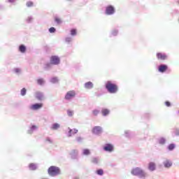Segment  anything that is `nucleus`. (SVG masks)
Instances as JSON below:
<instances>
[{
    "label": "nucleus",
    "mask_w": 179,
    "mask_h": 179,
    "mask_svg": "<svg viewBox=\"0 0 179 179\" xmlns=\"http://www.w3.org/2000/svg\"><path fill=\"white\" fill-rule=\"evenodd\" d=\"M106 89H107L109 93H117L118 92V85L111 83V81H108L106 84Z\"/></svg>",
    "instance_id": "1"
},
{
    "label": "nucleus",
    "mask_w": 179,
    "mask_h": 179,
    "mask_svg": "<svg viewBox=\"0 0 179 179\" xmlns=\"http://www.w3.org/2000/svg\"><path fill=\"white\" fill-rule=\"evenodd\" d=\"M48 173L51 177H55V176L61 174V170L57 166H52L48 169Z\"/></svg>",
    "instance_id": "2"
},
{
    "label": "nucleus",
    "mask_w": 179,
    "mask_h": 179,
    "mask_svg": "<svg viewBox=\"0 0 179 179\" xmlns=\"http://www.w3.org/2000/svg\"><path fill=\"white\" fill-rule=\"evenodd\" d=\"M131 174L133 176H140V177H145L146 173L143 171V170L141 169V168H136L131 171Z\"/></svg>",
    "instance_id": "3"
},
{
    "label": "nucleus",
    "mask_w": 179,
    "mask_h": 179,
    "mask_svg": "<svg viewBox=\"0 0 179 179\" xmlns=\"http://www.w3.org/2000/svg\"><path fill=\"white\" fill-rule=\"evenodd\" d=\"M75 96H76V92H75V91L72 90V91H69L65 96L64 99L66 100H71V99H73V97H75Z\"/></svg>",
    "instance_id": "4"
},
{
    "label": "nucleus",
    "mask_w": 179,
    "mask_h": 179,
    "mask_svg": "<svg viewBox=\"0 0 179 179\" xmlns=\"http://www.w3.org/2000/svg\"><path fill=\"white\" fill-rule=\"evenodd\" d=\"M43 103H35L30 106V109L34 110H40V108H43Z\"/></svg>",
    "instance_id": "5"
},
{
    "label": "nucleus",
    "mask_w": 179,
    "mask_h": 179,
    "mask_svg": "<svg viewBox=\"0 0 179 179\" xmlns=\"http://www.w3.org/2000/svg\"><path fill=\"white\" fill-rule=\"evenodd\" d=\"M50 64L53 65H58L59 64V57L57 56H52L50 58Z\"/></svg>",
    "instance_id": "6"
},
{
    "label": "nucleus",
    "mask_w": 179,
    "mask_h": 179,
    "mask_svg": "<svg viewBox=\"0 0 179 179\" xmlns=\"http://www.w3.org/2000/svg\"><path fill=\"white\" fill-rule=\"evenodd\" d=\"M114 12H115V10L114 9V7H113V6H109L106 7V15H113Z\"/></svg>",
    "instance_id": "7"
},
{
    "label": "nucleus",
    "mask_w": 179,
    "mask_h": 179,
    "mask_svg": "<svg viewBox=\"0 0 179 179\" xmlns=\"http://www.w3.org/2000/svg\"><path fill=\"white\" fill-rule=\"evenodd\" d=\"M101 127L100 126H96L92 129V133L95 135H99V134H101Z\"/></svg>",
    "instance_id": "8"
},
{
    "label": "nucleus",
    "mask_w": 179,
    "mask_h": 179,
    "mask_svg": "<svg viewBox=\"0 0 179 179\" xmlns=\"http://www.w3.org/2000/svg\"><path fill=\"white\" fill-rule=\"evenodd\" d=\"M157 58L161 61H164V59H167V55L164 53L158 52L157 53Z\"/></svg>",
    "instance_id": "9"
},
{
    "label": "nucleus",
    "mask_w": 179,
    "mask_h": 179,
    "mask_svg": "<svg viewBox=\"0 0 179 179\" xmlns=\"http://www.w3.org/2000/svg\"><path fill=\"white\" fill-rule=\"evenodd\" d=\"M103 150H105L106 152H113L114 150V146L111 144H106L103 147Z\"/></svg>",
    "instance_id": "10"
},
{
    "label": "nucleus",
    "mask_w": 179,
    "mask_h": 179,
    "mask_svg": "<svg viewBox=\"0 0 179 179\" xmlns=\"http://www.w3.org/2000/svg\"><path fill=\"white\" fill-rule=\"evenodd\" d=\"M168 68L169 67L167 66V65L162 64L159 66L158 71H159V72H161L162 73H163L166 72V71H167Z\"/></svg>",
    "instance_id": "11"
},
{
    "label": "nucleus",
    "mask_w": 179,
    "mask_h": 179,
    "mask_svg": "<svg viewBox=\"0 0 179 179\" xmlns=\"http://www.w3.org/2000/svg\"><path fill=\"white\" fill-rule=\"evenodd\" d=\"M148 169L150 171H155L156 170V164L155 162H150L148 164Z\"/></svg>",
    "instance_id": "12"
},
{
    "label": "nucleus",
    "mask_w": 179,
    "mask_h": 179,
    "mask_svg": "<svg viewBox=\"0 0 179 179\" xmlns=\"http://www.w3.org/2000/svg\"><path fill=\"white\" fill-rule=\"evenodd\" d=\"M164 166L166 169H169L173 166V163H171V161L167 159L164 162Z\"/></svg>",
    "instance_id": "13"
},
{
    "label": "nucleus",
    "mask_w": 179,
    "mask_h": 179,
    "mask_svg": "<svg viewBox=\"0 0 179 179\" xmlns=\"http://www.w3.org/2000/svg\"><path fill=\"white\" fill-rule=\"evenodd\" d=\"M86 89H92L93 87V83L92 82H88L85 84Z\"/></svg>",
    "instance_id": "14"
},
{
    "label": "nucleus",
    "mask_w": 179,
    "mask_h": 179,
    "mask_svg": "<svg viewBox=\"0 0 179 179\" xmlns=\"http://www.w3.org/2000/svg\"><path fill=\"white\" fill-rule=\"evenodd\" d=\"M36 99L38 100H43V94L41 92H36Z\"/></svg>",
    "instance_id": "15"
},
{
    "label": "nucleus",
    "mask_w": 179,
    "mask_h": 179,
    "mask_svg": "<svg viewBox=\"0 0 179 179\" xmlns=\"http://www.w3.org/2000/svg\"><path fill=\"white\" fill-rule=\"evenodd\" d=\"M19 51H20V52H22V53L26 52V46H24V45H20Z\"/></svg>",
    "instance_id": "16"
},
{
    "label": "nucleus",
    "mask_w": 179,
    "mask_h": 179,
    "mask_svg": "<svg viewBox=\"0 0 179 179\" xmlns=\"http://www.w3.org/2000/svg\"><path fill=\"white\" fill-rule=\"evenodd\" d=\"M101 113L104 117H106V115H108V114H110V110H108V109H102Z\"/></svg>",
    "instance_id": "17"
},
{
    "label": "nucleus",
    "mask_w": 179,
    "mask_h": 179,
    "mask_svg": "<svg viewBox=\"0 0 179 179\" xmlns=\"http://www.w3.org/2000/svg\"><path fill=\"white\" fill-rule=\"evenodd\" d=\"M29 169H30L31 170H36V169H37V166H36V164H33V163L30 164L29 165Z\"/></svg>",
    "instance_id": "18"
},
{
    "label": "nucleus",
    "mask_w": 179,
    "mask_h": 179,
    "mask_svg": "<svg viewBox=\"0 0 179 179\" xmlns=\"http://www.w3.org/2000/svg\"><path fill=\"white\" fill-rule=\"evenodd\" d=\"M58 128H59V124L58 123H55L52 124V129H58Z\"/></svg>",
    "instance_id": "19"
},
{
    "label": "nucleus",
    "mask_w": 179,
    "mask_h": 179,
    "mask_svg": "<svg viewBox=\"0 0 179 179\" xmlns=\"http://www.w3.org/2000/svg\"><path fill=\"white\" fill-rule=\"evenodd\" d=\"M38 85H44V79L43 78H38L37 80Z\"/></svg>",
    "instance_id": "20"
},
{
    "label": "nucleus",
    "mask_w": 179,
    "mask_h": 179,
    "mask_svg": "<svg viewBox=\"0 0 179 179\" xmlns=\"http://www.w3.org/2000/svg\"><path fill=\"white\" fill-rule=\"evenodd\" d=\"M96 174H98V176H103V174H104V171L103 169H99L96 171Z\"/></svg>",
    "instance_id": "21"
},
{
    "label": "nucleus",
    "mask_w": 179,
    "mask_h": 179,
    "mask_svg": "<svg viewBox=\"0 0 179 179\" xmlns=\"http://www.w3.org/2000/svg\"><path fill=\"white\" fill-rule=\"evenodd\" d=\"M176 148V145L175 144H170L168 146V149L169 150H173V149Z\"/></svg>",
    "instance_id": "22"
},
{
    "label": "nucleus",
    "mask_w": 179,
    "mask_h": 179,
    "mask_svg": "<svg viewBox=\"0 0 179 179\" xmlns=\"http://www.w3.org/2000/svg\"><path fill=\"white\" fill-rule=\"evenodd\" d=\"M159 142L161 145H164L166 143V139H164V138H161L159 140Z\"/></svg>",
    "instance_id": "23"
},
{
    "label": "nucleus",
    "mask_w": 179,
    "mask_h": 179,
    "mask_svg": "<svg viewBox=\"0 0 179 179\" xmlns=\"http://www.w3.org/2000/svg\"><path fill=\"white\" fill-rule=\"evenodd\" d=\"M100 113V110H94L93 111H92V114H93V115H94V116H97V115H99V113Z\"/></svg>",
    "instance_id": "24"
},
{
    "label": "nucleus",
    "mask_w": 179,
    "mask_h": 179,
    "mask_svg": "<svg viewBox=\"0 0 179 179\" xmlns=\"http://www.w3.org/2000/svg\"><path fill=\"white\" fill-rule=\"evenodd\" d=\"M83 155H85V156H87V155H90V150L85 149L83 150Z\"/></svg>",
    "instance_id": "25"
},
{
    "label": "nucleus",
    "mask_w": 179,
    "mask_h": 179,
    "mask_svg": "<svg viewBox=\"0 0 179 179\" xmlns=\"http://www.w3.org/2000/svg\"><path fill=\"white\" fill-rule=\"evenodd\" d=\"M27 92V90H26V88H22V89L21 90V94H22V96H25Z\"/></svg>",
    "instance_id": "26"
},
{
    "label": "nucleus",
    "mask_w": 179,
    "mask_h": 179,
    "mask_svg": "<svg viewBox=\"0 0 179 179\" xmlns=\"http://www.w3.org/2000/svg\"><path fill=\"white\" fill-rule=\"evenodd\" d=\"M55 21L57 22V24H61V23H62V21L61 20V19L58 17H55Z\"/></svg>",
    "instance_id": "27"
},
{
    "label": "nucleus",
    "mask_w": 179,
    "mask_h": 179,
    "mask_svg": "<svg viewBox=\"0 0 179 179\" xmlns=\"http://www.w3.org/2000/svg\"><path fill=\"white\" fill-rule=\"evenodd\" d=\"M52 83H57L58 82V78L57 77H54L51 79Z\"/></svg>",
    "instance_id": "28"
},
{
    "label": "nucleus",
    "mask_w": 179,
    "mask_h": 179,
    "mask_svg": "<svg viewBox=\"0 0 179 179\" xmlns=\"http://www.w3.org/2000/svg\"><path fill=\"white\" fill-rule=\"evenodd\" d=\"M67 114L69 117H72V115H73V111L71 110H67Z\"/></svg>",
    "instance_id": "29"
},
{
    "label": "nucleus",
    "mask_w": 179,
    "mask_h": 179,
    "mask_svg": "<svg viewBox=\"0 0 179 179\" xmlns=\"http://www.w3.org/2000/svg\"><path fill=\"white\" fill-rule=\"evenodd\" d=\"M92 162L94 163V164H97V163H99V159L97 158H92Z\"/></svg>",
    "instance_id": "30"
},
{
    "label": "nucleus",
    "mask_w": 179,
    "mask_h": 179,
    "mask_svg": "<svg viewBox=\"0 0 179 179\" xmlns=\"http://www.w3.org/2000/svg\"><path fill=\"white\" fill-rule=\"evenodd\" d=\"M71 36H76V29H71Z\"/></svg>",
    "instance_id": "31"
},
{
    "label": "nucleus",
    "mask_w": 179,
    "mask_h": 179,
    "mask_svg": "<svg viewBox=\"0 0 179 179\" xmlns=\"http://www.w3.org/2000/svg\"><path fill=\"white\" fill-rule=\"evenodd\" d=\"M33 5H34V3H33L32 1H28V2H27V6L28 8H31V6H33Z\"/></svg>",
    "instance_id": "32"
},
{
    "label": "nucleus",
    "mask_w": 179,
    "mask_h": 179,
    "mask_svg": "<svg viewBox=\"0 0 179 179\" xmlns=\"http://www.w3.org/2000/svg\"><path fill=\"white\" fill-rule=\"evenodd\" d=\"M49 31H50V33H55V28H54V27H50V28L49 29Z\"/></svg>",
    "instance_id": "33"
},
{
    "label": "nucleus",
    "mask_w": 179,
    "mask_h": 179,
    "mask_svg": "<svg viewBox=\"0 0 179 179\" xmlns=\"http://www.w3.org/2000/svg\"><path fill=\"white\" fill-rule=\"evenodd\" d=\"M165 106H166V107H170V106H171V103L167 101L165 102Z\"/></svg>",
    "instance_id": "34"
},
{
    "label": "nucleus",
    "mask_w": 179,
    "mask_h": 179,
    "mask_svg": "<svg viewBox=\"0 0 179 179\" xmlns=\"http://www.w3.org/2000/svg\"><path fill=\"white\" fill-rule=\"evenodd\" d=\"M15 72H16V73H19V72H20V69H15Z\"/></svg>",
    "instance_id": "35"
},
{
    "label": "nucleus",
    "mask_w": 179,
    "mask_h": 179,
    "mask_svg": "<svg viewBox=\"0 0 179 179\" xmlns=\"http://www.w3.org/2000/svg\"><path fill=\"white\" fill-rule=\"evenodd\" d=\"M46 141L48 142H50V143H52L51 139H50V138H46Z\"/></svg>",
    "instance_id": "36"
},
{
    "label": "nucleus",
    "mask_w": 179,
    "mask_h": 179,
    "mask_svg": "<svg viewBox=\"0 0 179 179\" xmlns=\"http://www.w3.org/2000/svg\"><path fill=\"white\" fill-rule=\"evenodd\" d=\"M8 2H10L11 3L15 2V0H8Z\"/></svg>",
    "instance_id": "37"
},
{
    "label": "nucleus",
    "mask_w": 179,
    "mask_h": 179,
    "mask_svg": "<svg viewBox=\"0 0 179 179\" xmlns=\"http://www.w3.org/2000/svg\"><path fill=\"white\" fill-rule=\"evenodd\" d=\"M69 134H72V129L69 130Z\"/></svg>",
    "instance_id": "38"
},
{
    "label": "nucleus",
    "mask_w": 179,
    "mask_h": 179,
    "mask_svg": "<svg viewBox=\"0 0 179 179\" xmlns=\"http://www.w3.org/2000/svg\"><path fill=\"white\" fill-rule=\"evenodd\" d=\"M73 153H77L76 150H73Z\"/></svg>",
    "instance_id": "39"
},
{
    "label": "nucleus",
    "mask_w": 179,
    "mask_h": 179,
    "mask_svg": "<svg viewBox=\"0 0 179 179\" xmlns=\"http://www.w3.org/2000/svg\"><path fill=\"white\" fill-rule=\"evenodd\" d=\"M78 132V130H75V134H76Z\"/></svg>",
    "instance_id": "40"
},
{
    "label": "nucleus",
    "mask_w": 179,
    "mask_h": 179,
    "mask_svg": "<svg viewBox=\"0 0 179 179\" xmlns=\"http://www.w3.org/2000/svg\"><path fill=\"white\" fill-rule=\"evenodd\" d=\"M176 135H179V132H177V133H176Z\"/></svg>",
    "instance_id": "41"
},
{
    "label": "nucleus",
    "mask_w": 179,
    "mask_h": 179,
    "mask_svg": "<svg viewBox=\"0 0 179 179\" xmlns=\"http://www.w3.org/2000/svg\"><path fill=\"white\" fill-rule=\"evenodd\" d=\"M32 128H36V127H35V126H33Z\"/></svg>",
    "instance_id": "42"
},
{
    "label": "nucleus",
    "mask_w": 179,
    "mask_h": 179,
    "mask_svg": "<svg viewBox=\"0 0 179 179\" xmlns=\"http://www.w3.org/2000/svg\"><path fill=\"white\" fill-rule=\"evenodd\" d=\"M69 136H72V135H71V134H69Z\"/></svg>",
    "instance_id": "43"
},
{
    "label": "nucleus",
    "mask_w": 179,
    "mask_h": 179,
    "mask_svg": "<svg viewBox=\"0 0 179 179\" xmlns=\"http://www.w3.org/2000/svg\"><path fill=\"white\" fill-rule=\"evenodd\" d=\"M178 3H179V0L178 1Z\"/></svg>",
    "instance_id": "44"
}]
</instances>
